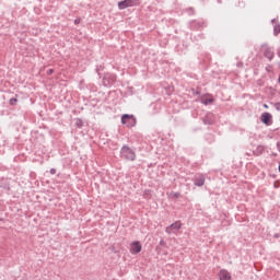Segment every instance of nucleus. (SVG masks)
Returning <instances> with one entry per match:
<instances>
[{"label": "nucleus", "mask_w": 280, "mask_h": 280, "mask_svg": "<svg viewBox=\"0 0 280 280\" xmlns=\"http://www.w3.org/2000/svg\"><path fill=\"white\" fill-rule=\"evenodd\" d=\"M16 102H19V100H16V98H11V100L9 101V104H10V106H16Z\"/></svg>", "instance_id": "obj_18"}, {"label": "nucleus", "mask_w": 280, "mask_h": 280, "mask_svg": "<svg viewBox=\"0 0 280 280\" xmlns=\"http://www.w3.org/2000/svg\"><path fill=\"white\" fill-rule=\"evenodd\" d=\"M142 246L139 241L132 242L130 244V253L131 255H138V253L141 250Z\"/></svg>", "instance_id": "obj_8"}, {"label": "nucleus", "mask_w": 280, "mask_h": 280, "mask_svg": "<svg viewBox=\"0 0 280 280\" xmlns=\"http://www.w3.org/2000/svg\"><path fill=\"white\" fill-rule=\"evenodd\" d=\"M180 229H183V223H180V221H176L165 229V233L172 235V233H176V231H180Z\"/></svg>", "instance_id": "obj_5"}, {"label": "nucleus", "mask_w": 280, "mask_h": 280, "mask_svg": "<svg viewBox=\"0 0 280 280\" xmlns=\"http://www.w3.org/2000/svg\"><path fill=\"white\" fill-rule=\"evenodd\" d=\"M262 54L264 57L269 60V62H272V60L275 59V48L272 47L262 46Z\"/></svg>", "instance_id": "obj_4"}, {"label": "nucleus", "mask_w": 280, "mask_h": 280, "mask_svg": "<svg viewBox=\"0 0 280 280\" xmlns=\"http://www.w3.org/2000/svg\"><path fill=\"white\" fill-rule=\"evenodd\" d=\"M50 174H52V175L56 174V168H51Z\"/></svg>", "instance_id": "obj_21"}, {"label": "nucleus", "mask_w": 280, "mask_h": 280, "mask_svg": "<svg viewBox=\"0 0 280 280\" xmlns=\"http://www.w3.org/2000/svg\"><path fill=\"white\" fill-rule=\"evenodd\" d=\"M80 23V20H74V24L78 25Z\"/></svg>", "instance_id": "obj_23"}, {"label": "nucleus", "mask_w": 280, "mask_h": 280, "mask_svg": "<svg viewBox=\"0 0 280 280\" xmlns=\"http://www.w3.org/2000/svg\"><path fill=\"white\" fill-rule=\"evenodd\" d=\"M121 124L127 126V128H135L137 126V118H135L132 115L124 114L121 116Z\"/></svg>", "instance_id": "obj_2"}, {"label": "nucleus", "mask_w": 280, "mask_h": 280, "mask_svg": "<svg viewBox=\"0 0 280 280\" xmlns=\"http://www.w3.org/2000/svg\"><path fill=\"white\" fill-rule=\"evenodd\" d=\"M106 78H107V77L104 78V83H106Z\"/></svg>", "instance_id": "obj_25"}, {"label": "nucleus", "mask_w": 280, "mask_h": 280, "mask_svg": "<svg viewBox=\"0 0 280 280\" xmlns=\"http://www.w3.org/2000/svg\"><path fill=\"white\" fill-rule=\"evenodd\" d=\"M132 5H139V0H124L118 2L119 10H126V8H132Z\"/></svg>", "instance_id": "obj_3"}, {"label": "nucleus", "mask_w": 280, "mask_h": 280, "mask_svg": "<svg viewBox=\"0 0 280 280\" xmlns=\"http://www.w3.org/2000/svg\"><path fill=\"white\" fill-rule=\"evenodd\" d=\"M170 198H172V199H177V198H180V192H171L170 194Z\"/></svg>", "instance_id": "obj_16"}, {"label": "nucleus", "mask_w": 280, "mask_h": 280, "mask_svg": "<svg viewBox=\"0 0 280 280\" xmlns=\"http://www.w3.org/2000/svg\"><path fill=\"white\" fill-rule=\"evenodd\" d=\"M275 108H276V110H280V103H276Z\"/></svg>", "instance_id": "obj_19"}, {"label": "nucleus", "mask_w": 280, "mask_h": 280, "mask_svg": "<svg viewBox=\"0 0 280 280\" xmlns=\"http://www.w3.org/2000/svg\"><path fill=\"white\" fill-rule=\"evenodd\" d=\"M276 237H279V234H276Z\"/></svg>", "instance_id": "obj_27"}, {"label": "nucleus", "mask_w": 280, "mask_h": 280, "mask_svg": "<svg viewBox=\"0 0 280 280\" xmlns=\"http://www.w3.org/2000/svg\"><path fill=\"white\" fill-rule=\"evenodd\" d=\"M202 104H205V106H207L209 104H213V98H206L202 101Z\"/></svg>", "instance_id": "obj_17"}, {"label": "nucleus", "mask_w": 280, "mask_h": 280, "mask_svg": "<svg viewBox=\"0 0 280 280\" xmlns=\"http://www.w3.org/2000/svg\"><path fill=\"white\" fill-rule=\"evenodd\" d=\"M8 191H10V186L7 187Z\"/></svg>", "instance_id": "obj_26"}, {"label": "nucleus", "mask_w": 280, "mask_h": 280, "mask_svg": "<svg viewBox=\"0 0 280 280\" xmlns=\"http://www.w3.org/2000/svg\"><path fill=\"white\" fill-rule=\"evenodd\" d=\"M219 279L220 280H231V272H229L226 269H221L219 272Z\"/></svg>", "instance_id": "obj_9"}, {"label": "nucleus", "mask_w": 280, "mask_h": 280, "mask_svg": "<svg viewBox=\"0 0 280 280\" xmlns=\"http://www.w3.org/2000/svg\"><path fill=\"white\" fill-rule=\"evenodd\" d=\"M207 24L203 21L192 20L190 22V30L198 32V30H202Z\"/></svg>", "instance_id": "obj_6"}, {"label": "nucleus", "mask_w": 280, "mask_h": 280, "mask_svg": "<svg viewBox=\"0 0 280 280\" xmlns=\"http://www.w3.org/2000/svg\"><path fill=\"white\" fill-rule=\"evenodd\" d=\"M266 151V148L259 145L256 148V150L253 151L254 156H261L264 152Z\"/></svg>", "instance_id": "obj_11"}, {"label": "nucleus", "mask_w": 280, "mask_h": 280, "mask_svg": "<svg viewBox=\"0 0 280 280\" xmlns=\"http://www.w3.org/2000/svg\"><path fill=\"white\" fill-rule=\"evenodd\" d=\"M51 73H54V69H49V70L47 71V74H48V75H51Z\"/></svg>", "instance_id": "obj_20"}, {"label": "nucleus", "mask_w": 280, "mask_h": 280, "mask_svg": "<svg viewBox=\"0 0 280 280\" xmlns=\"http://www.w3.org/2000/svg\"><path fill=\"white\" fill-rule=\"evenodd\" d=\"M273 34H275V36H279V34H280V24H276L273 26Z\"/></svg>", "instance_id": "obj_13"}, {"label": "nucleus", "mask_w": 280, "mask_h": 280, "mask_svg": "<svg viewBox=\"0 0 280 280\" xmlns=\"http://www.w3.org/2000/svg\"><path fill=\"white\" fill-rule=\"evenodd\" d=\"M264 108H268V105H267V104H264Z\"/></svg>", "instance_id": "obj_24"}, {"label": "nucleus", "mask_w": 280, "mask_h": 280, "mask_svg": "<svg viewBox=\"0 0 280 280\" xmlns=\"http://www.w3.org/2000/svg\"><path fill=\"white\" fill-rule=\"evenodd\" d=\"M75 126H77V128H82V126H84V122L82 121V119L77 118Z\"/></svg>", "instance_id": "obj_15"}, {"label": "nucleus", "mask_w": 280, "mask_h": 280, "mask_svg": "<svg viewBox=\"0 0 280 280\" xmlns=\"http://www.w3.org/2000/svg\"><path fill=\"white\" fill-rule=\"evenodd\" d=\"M203 124L206 126H211L213 125V114H207L205 117H203Z\"/></svg>", "instance_id": "obj_10"}, {"label": "nucleus", "mask_w": 280, "mask_h": 280, "mask_svg": "<svg viewBox=\"0 0 280 280\" xmlns=\"http://www.w3.org/2000/svg\"><path fill=\"white\" fill-rule=\"evenodd\" d=\"M120 156L126 161H135V159H137V153H135V150L130 149V147L125 144L120 149Z\"/></svg>", "instance_id": "obj_1"}, {"label": "nucleus", "mask_w": 280, "mask_h": 280, "mask_svg": "<svg viewBox=\"0 0 280 280\" xmlns=\"http://www.w3.org/2000/svg\"><path fill=\"white\" fill-rule=\"evenodd\" d=\"M131 137H132V139H137L138 141H141V139H143V135H141L140 132H136Z\"/></svg>", "instance_id": "obj_14"}, {"label": "nucleus", "mask_w": 280, "mask_h": 280, "mask_svg": "<svg viewBox=\"0 0 280 280\" xmlns=\"http://www.w3.org/2000/svg\"><path fill=\"white\" fill-rule=\"evenodd\" d=\"M260 121L265 124V126H271L272 125V114L270 113H262L260 116Z\"/></svg>", "instance_id": "obj_7"}, {"label": "nucleus", "mask_w": 280, "mask_h": 280, "mask_svg": "<svg viewBox=\"0 0 280 280\" xmlns=\"http://www.w3.org/2000/svg\"><path fill=\"white\" fill-rule=\"evenodd\" d=\"M195 185L196 187H202V185H205V176L200 175L199 177H196Z\"/></svg>", "instance_id": "obj_12"}, {"label": "nucleus", "mask_w": 280, "mask_h": 280, "mask_svg": "<svg viewBox=\"0 0 280 280\" xmlns=\"http://www.w3.org/2000/svg\"><path fill=\"white\" fill-rule=\"evenodd\" d=\"M277 56L280 58V48L277 50Z\"/></svg>", "instance_id": "obj_22"}]
</instances>
